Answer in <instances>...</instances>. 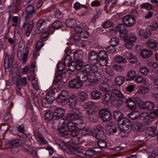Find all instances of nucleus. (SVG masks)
<instances>
[{
	"mask_svg": "<svg viewBox=\"0 0 158 158\" xmlns=\"http://www.w3.org/2000/svg\"><path fill=\"white\" fill-rule=\"evenodd\" d=\"M64 123L65 121L61 118L55 119L52 121V126L54 127H57L59 131L58 134L61 137L67 135L69 133V131L63 130L64 127Z\"/></svg>",
	"mask_w": 158,
	"mask_h": 158,
	"instance_id": "obj_1",
	"label": "nucleus"
},
{
	"mask_svg": "<svg viewBox=\"0 0 158 158\" xmlns=\"http://www.w3.org/2000/svg\"><path fill=\"white\" fill-rule=\"evenodd\" d=\"M118 126V130L121 132H123L126 134L130 133L131 131L132 123L128 119L124 118L121 123Z\"/></svg>",
	"mask_w": 158,
	"mask_h": 158,
	"instance_id": "obj_2",
	"label": "nucleus"
},
{
	"mask_svg": "<svg viewBox=\"0 0 158 158\" xmlns=\"http://www.w3.org/2000/svg\"><path fill=\"white\" fill-rule=\"evenodd\" d=\"M29 48L26 46L25 49V52L23 54L24 50L23 48L19 47L18 49L17 52V56L19 60H22V63L23 64L25 63L27 60L28 55L29 53Z\"/></svg>",
	"mask_w": 158,
	"mask_h": 158,
	"instance_id": "obj_3",
	"label": "nucleus"
},
{
	"mask_svg": "<svg viewBox=\"0 0 158 158\" xmlns=\"http://www.w3.org/2000/svg\"><path fill=\"white\" fill-rule=\"evenodd\" d=\"M135 100L140 109H154L155 107L154 104L151 102L147 101L144 102L138 97H135Z\"/></svg>",
	"mask_w": 158,
	"mask_h": 158,
	"instance_id": "obj_4",
	"label": "nucleus"
},
{
	"mask_svg": "<svg viewBox=\"0 0 158 158\" xmlns=\"http://www.w3.org/2000/svg\"><path fill=\"white\" fill-rule=\"evenodd\" d=\"M98 67L96 65L86 64L83 67L84 73L90 75L94 74V72L97 71Z\"/></svg>",
	"mask_w": 158,
	"mask_h": 158,
	"instance_id": "obj_5",
	"label": "nucleus"
},
{
	"mask_svg": "<svg viewBox=\"0 0 158 158\" xmlns=\"http://www.w3.org/2000/svg\"><path fill=\"white\" fill-rule=\"evenodd\" d=\"M99 114L100 117L102 118L104 121L108 122L112 119L111 113L107 109H101Z\"/></svg>",
	"mask_w": 158,
	"mask_h": 158,
	"instance_id": "obj_6",
	"label": "nucleus"
},
{
	"mask_svg": "<svg viewBox=\"0 0 158 158\" xmlns=\"http://www.w3.org/2000/svg\"><path fill=\"white\" fill-rule=\"evenodd\" d=\"M12 81L13 83L17 86V87H19L20 85H22L23 86H25L27 83L26 78L24 77L21 78L19 75H17L13 77Z\"/></svg>",
	"mask_w": 158,
	"mask_h": 158,
	"instance_id": "obj_7",
	"label": "nucleus"
},
{
	"mask_svg": "<svg viewBox=\"0 0 158 158\" xmlns=\"http://www.w3.org/2000/svg\"><path fill=\"white\" fill-rule=\"evenodd\" d=\"M89 61L91 64L96 65L99 61V56L97 53L93 50L89 53Z\"/></svg>",
	"mask_w": 158,
	"mask_h": 158,
	"instance_id": "obj_8",
	"label": "nucleus"
},
{
	"mask_svg": "<svg viewBox=\"0 0 158 158\" xmlns=\"http://www.w3.org/2000/svg\"><path fill=\"white\" fill-rule=\"evenodd\" d=\"M123 23L127 27H131L135 23V18L132 15H128L124 17L123 18Z\"/></svg>",
	"mask_w": 158,
	"mask_h": 158,
	"instance_id": "obj_9",
	"label": "nucleus"
},
{
	"mask_svg": "<svg viewBox=\"0 0 158 158\" xmlns=\"http://www.w3.org/2000/svg\"><path fill=\"white\" fill-rule=\"evenodd\" d=\"M65 76L66 73L65 72H62L60 73H56L55 74L53 83L60 86L63 83L62 81V79L63 77H65Z\"/></svg>",
	"mask_w": 158,
	"mask_h": 158,
	"instance_id": "obj_10",
	"label": "nucleus"
},
{
	"mask_svg": "<svg viewBox=\"0 0 158 158\" xmlns=\"http://www.w3.org/2000/svg\"><path fill=\"white\" fill-rule=\"evenodd\" d=\"M34 25V23L32 21L28 23L25 22L22 25V29L25 31V34L28 37L30 35Z\"/></svg>",
	"mask_w": 158,
	"mask_h": 158,
	"instance_id": "obj_11",
	"label": "nucleus"
},
{
	"mask_svg": "<svg viewBox=\"0 0 158 158\" xmlns=\"http://www.w3.org/2000/svg\"><path fill=\"white\" fill-rule=\"evenodd\" d=\"M83 85V83L79 80L74 79L69 81V86L71 89H78L81 88Z\"/></svg>",
	"mask_w": 158,
	"mask_h": 158,
	"instance_id": "obj_12",
	"label": "nucleus"
},
{
	"mask_svg": "<svg viewBox=\"0 0 158 158\" xmlns=\"http://www.w3.org/2000/svg\"><path fill=\"white\" fill-rule=\"evenodd\" d=\"M92 134L98 140H105L106 139L105 135L102 130L98 129H94L92 132Z\"/></svg>",
	"mask_w": 158,
	"mask_h": 158,
	"instance_id": "obj_13",
	"label": "nucleus"
},
{
	"mask_svg": "<svg viewBox=\"0 0 158 158\" xmlns=\"http://www.w3.org/2000/svg\"><path fill=\"white\" fill-rule=\"evenodd\" d=\"M26 11L27 17L31 18L32 16L35 14L36 10L34 6L32 5H29L26 8Z\"/></svg>",
	"mask_w": 158,
	"mask_h": 158,
	"instance_id": "obj_14",
	"label": "nucleus"
},
{
	"mask_svg": "<svg viewBox=\"0 0 158 158\" xmlns=\"http://www.w3.org/2000/svg\"><path fill=\"white\" fill-rule=\"evenodd\" d=\"M75 125L72 121H65L63 130L70 131L75 129Z\"/></svg>",
	"mask_w": 158,
	"mask_h": 158,
	"instance_id": "obj_15",
	"label": "nucleus"
},
{
	"mask_svg": "<svg viewBox=\"0 0 158 158\" xmlns=\"http://www.w3.org/2000/svg\"><path fill=\"white\" fill-rule=\"evenodd\" d=\"M22 148L24 151L33 155L35 157L37 156V152L33 149L26 145V143L22 145Z\"/></svg>",
	"mask_w": 158,
	"mask_h": 158,
	"instance_id": "obj_16",
	"label": "nucleus"
},
{
	"mask_svg": "<svg viewBox=\"0 0 158 158\" xmlns=\"http://www.w3.org/2000/svg\"><path fill=\"white\" fill-rule=\"evenodd\" d=\"M77 98L73 95L70 96L69 98V100L67 102V105L70 108H74L77 105Z\"/></svg>",
	"mask_w": 158,
	"mask_h": 158,
	"instance_id": "obj_17",
	"label": "nucleus"
},
{
	"mask_svg": "<svg viewBox=\"0 0 158 158\" xmlns=\"http://www.w3.org/2000/svg\"><path fill=\"white\" fill-rule=\"evenodd\" d=\"M134 127L135 128L134 131H142L144 130L145 127L143 124L137 120L134 122Z\"/></svg>",
	"mask_w": 158,
	"mask_h": 158,
	"instance_id": "obj_18",
	"label": "nucleus"
},
{
	"mask_svg": "<svg viewBox=\"0 0 158 158\" xmlns=\"http://www.w3.org/2000/svg\"><path fill=\"white\" fill-rule=\"evenodd\" d=\"M25 140L24 139H15L10 141L9 144H10L11 147L17 148L19 147L20 144L21 145L25 144Z\"/></svg>",
	"mask_w": 158,
	"mask_h": 158,
	"instance_id": "obj_19",
	"label": "nucleus"
},
{
	"mask_svg": "<svg viewBox=\"0 0 158 158\" xmlns=\"http://www.w3.org/2000/svg\"><path fill=\"white\" fill-rule=\"evenodd\" d=\"M116 31H118L119 33L123 35L122 36L124 37H125L127 34V29L125 28L124 25L122 24H119L117 27L116 29L115 30Z\"/></svg>",
	"mask_w": 158,
	"mask_h": 158,
	"instance_id": "obj_20",
	"label": "nucleus"
},
{
	"mask_svg": "<svg viewBox=\"0 0 158 158\" xmlns=\"http://www.w3.org/2000/svg\"><path fill=\"white\" fill-rule=\"evenodd\" d=\"M112 96V94L111 91L105 92L102 96L103 98L102 102L103 103H108L111 100Z\"/></svg>",
	"mask_w": 158,
	"mask_h": 158,
	"instance_id": "obj_21",
	"label": "nucleus"
},
{
	"mask_svg": "<svg viewBox=\"0 0 158 158\" xmlns=\"http://www.w3.org/2000/svg\"><path fill=\"white\" fill-rule=\"evenodd\" d=\"M140 55L143 58H147L152 55V52L150 50L144 49L141 51Z\"/></svg>",
	"mask_w": 158,
	"mask_h": 158,
	"instance_id": "obj_22",
	"label": "nucleus"
},
{
	"mask_svg": "<svg viewBox=\"0 0 158 158\" xmlns=\"http://www.w3.org/2000/svg\"><path fill=\"white\" fill-rule=\"evenodd\" d=\"M157 131L151 127H149L146 131V135L148 137H152L156 135Z\"/></svg>",
	"mask_w": 158,
	"mask_h": 158,
	"instance_id": "obj_23",
	"label": "nucleus"
},
{
	"mask_svg": "<svg viewBox=\"0 0 158 158\" xmlns=\"http://www.w3.org/2000/svg\"><path fill=\"white\" fill-rule=\"evenodd\" d=\"M151 35V33L150 31L148 30H144L143 29L139 30L138 32L139 35L143 38H148Z\"/></svg>",
	"mask_w": 158,
	"mask_h": 158,
	"instance_id": "obj_24",
	"label": "nucleus"
},
{
	"mask_svg": "<svg viewBox=\"0 0 158 158\" xmlns=\"http://www.w3.org/2000/svg\"><path fill=\"white\" fill-rule=\"evenodd\" d=\"M63 26V24L62 23L59 21H56L53 23L52 25V28H51L50 30V32L52 34L54 31V29H58Z\"/></svg>",
	"mask_w": 158,
	"mask_h": 158,
	"instance_id": "obj_25",
	"label": "nucleus"
},
{
	"mask_svg": "<svg viewBox=\"0 0 158 158\" xmlns=\"http://www.w3.org/2000/svg\"><path fill=\"white\" fill-rule=\"evenodd\" d=\"M35 62H33L31 63L30 66L28 67L27 66H25L23 69V73L26 74L28 72H32L35 67Z\"/></svg>",
	"mask_w": 158,
	"mask_h": 158,
	"instance_id": "obj_26",
	"label": "nucleus"
},
{
	"mask_svg": "<svg viewBox=\"0 0 158 158\" xmlns=\"http://www.w3.org/2000/svg\"><path fill=\"white\" fill-rule=\"evenodd\" d=\"M13 58L12 56L6 54L4 59V64H6L8 67L12 66L13 64Z\"/></svg>",
	"mask_w": 158,
	"mask_h": 158,
	"instance_id": "obj_27",
	"label": "nucleus"
},
{
	"mask_svg": "<svg viewBox=\"0 0 158 158\" xmlns=\"http://www.w3.org/2000/svg\"><path fill=\"white\" fill-rule=\"evenodd\" d=\"M24 128V125L23 124H22L18 127L19 132L18 133L17 135L21 138H25L27 136L26 135L25 133Z\"/></svg>",
	"mask_w": 158,
	"mask_h": 158,
	"instance_id": "obj_28",
	"label": "nucleus"
},
{
	"mask_svg": "<svg viewBox=\"0 0 158 158\" xmlns=\"http://www.w3.org/2000/svg\"><path fill=\"white\" fill-rule=\"evenodd\" d=\"M127 106L129 109H136L137 106L135 101L131 98H128L126 101Z\"/></svg>",
	"mask_w": 158,
	"mask_h": 158,
	"instance_id": "obj_29",
	"label": "nucleus"
},
{
	"mask_svg": "<svg viewBox=\"0 0 158 158\" xmlns=\"http://www.w3.org/2000/svg\"><path fill=\"white\" fill-rule=\"evenodd\" d=\"M114 117L118 122V124H120L121 120H123V115L121 112L118 110H115L114 113Z\"/></svg>",
	"mask_w": 158,
	"mask_h": 158,
	"instance_id": "obj_30",
	"label": "nucleus"
},
{
	"mask_svg": "<svg viewBox=\"0 0 158 158\" xmlns=\"http://www.w3.org/2000/svg\"><path fill=\"white\" fill-rule=\"evenodd\" d=\"M136 76V73L134 70H131L129 71L127 74V81H132L135 80Z\"/></svg>",
	"mask_w": 158,
	"mask_h": 158,
	"instance_id": "obj_31",
	"label": "nucleus"
},
{
	"mask_svg": "<svg viewBox=\"0 0 158 158\" xmlns=\"http://www.w3.org/2000/svg\"><path fill=\"white\" fill-rule=\"evenodd\" d=\"M94 75H89L88 80V82L91 83H95L98 82L100 80V77L98 76L97 75H95L94 76Z\"/></svg>",
	"mask_w": 158,
	"mask_h": 158,
	"instance_id": "obj_32",
	"label": "nucleus"
},
{
	"mask_svg": "<svg viewBox=\"0 0 158 158\" xmlns=\"http://www.w3.org/2000/svg\"><path fill=\"white\" fill-rule=\"evenodd\" d=\"M136 39V37L134 35L130 34L127 35V34L125 37L124 40L126 42L132 43L135 41Z\"/></svg>",
	"mask_w": 158,
	"mask_h": 158,
	"instance_id": "obj_33",
	"label": "nucleus"
},
{
	"mask_svg": "<svg viewBox=\"0 0 158 158\" xmlns=\"http://www.w3.org/2000/svg\"><path fill=\"white\" fill-rule=\"evenodd\" d=\"M126 56L127 59L129 60V62L132 64H133L137 62V59L136 56L131 54L127 53L126 54Z\"/></svg>",
	"mask_w": 158,
	"mask_h": 158,
	"instance_id": "obj_34",
	"label": "nucleus"
},
{
	"mask_svg": "<svg viewBox=\"0 0 158 158\" xmlns=\"http://www.w3.org/2000/svg\"><path fill=\"white\" fill-rule=\"evenodd\" d=\"M157 43L153 39L149 40L146 42V45L150 48L153 49L156 47L157 45Z\"/></svg>",
	"mask_w": 158,
	"mask_h": 158,
	"instance_id": "obj_35",
	"label": "nucleus"
},
{
	"mask_svg": "<svg viewBox=\"0 0 158 158\" xmlns=\"http://www.w3.org/2000/svg\"><path fill=\"white\" fill-rule=\"evenodd\" d=\"M91 95L92 99L97 100L100 98L101 94L99 91L95 90H94L91 92Z\"/></svg>",
	"mask_w": 158,
	"mask_h": 158,
	"instance_id": "obj_36",
	"label": "nucleus"
},
{
	"mask_svg": "<svg viewBox=\"0 0 158 158\" xmlns=\"http://www.w3.org/2000/svg\"><path fill=\"white\" fill-rule=\"evenodd\" d=\"M140 116V113L137 111H132L128 114V117L133 120L138 118Z\"/></svg>",
	"mask_w": 158,
	"mask_h": 158,
	"instance_id": "obj_37",
	"label": "nucleus"
},
{
	"mask_svg": "<svg viewBox=\"0 0 158 158\" xmlns=\"http://www.w3.org/2000/svg\"><path fill=\"white\" fill-rule=\"evenodd\" d=\"M40 42V40H38L36 45L35 47L34 50L33 52V56L36 59L40 55L39 51H40V45L39 44V43Z\"/></svg>",
	"mask_w": 158,
	"mask_h": 158,
	"instance_id": "obj_38",
	"label": "nucleus"
},
{
	"mask_svg": "<svg viewBox=\"0 0 158 158\" xmlns=\"http://www.w3.org/2000/svg\"><path fill=\"white\" fill-rule=\"evenodd\" d=\"M65 111L64 109H56L55 112L53 113V114L56 116L60 117L61 118L63 117L65 114Z\"/></svg>",
	"mask_w": 158,
	"mask_h": 158,
	"instance_id": "obj_39",
	"label": "nucleus"
},
{
	"mask_svg": "<svg viewBox=\"0 0 158 158\" xmlns=\"http://www.w3.org/2000/svg\"><path fill=\"white\" fill-rule=\"evenodd\" d=\"M79 99L82 101L86 100L88 97V94L86 92L81 91L78 94Z\"/></svg>",
	"mask_w": 158,
	"mask_h": 158,
	"instance_id": "obj_40",
	"label": "nucleus"
},
{
	"mask_svg": "<svg viewBox=\"0 0 158 158\" xmlns=\"http://www.w3.org/2000/svg\"><path fill=\"white\" fill-rule=\"evenodd\" d=\"M45 98V99L47 100L46 101L48 102L51 104L55 99V97L51 93L49 92L46 94Z\"/></svg>",
	"mask_w": 158,
	"mask_h": 158,
	"instance_id": "obj_41",
	"label": "nucleus"
},
{
	"mask_svg": "<svg viewBox=\"0 0 158 158\" xmlns=\"http://www.w3.org/2000/svg\"><path fill=\"white\" fill-rule=\"evenodd\" d=\"M82 61H75L72 62V64H74L76 69L77 70H81L83 64Z\"/></svg>",
	"mask_w": 158,
	"mask_h": 158,
	"instance_id": "obj_42",
	"label": "nucleus"
},
{
	"mask_svg": "<svg viewBox=\"0 0 158 158\" xmlns=\"http://www.w3.org/2000/svg\"><path fill=\"white\" fill-rule=\"evenodd\" d=\"M124 78L122 76H119L115 79V83L116 85L120 86L124 82Z\"/></svg>",
	"mask_w": 158,
	"mask_h": 158,
	"instance_id": "obj_43",
	"label": "nucleus"
},
{
	"mask_svg": "<svg viewBox=\"0 0 158 158\" xmlns=\"http://www.w3.org/2000/svg\"><path fill=\"white\" fill-rule=\"evenodd\" d=\"M115 61L119 63H125L127 62L125 58L120 56H118L115 58Z\"/></svg>",
	"mask_w": 158,
	"mask_h": 158,
	"instance_id": "obj_44",
	"label": "nucleus"
},
{
	"mask_svg": "<svg viewBox=\"0 0 158 158\" xmlns=\"http://www.w3.org/2000/svg\"><path fill=\"white\" fill-rule=\"evenodd\" d=\"M106 132L109 135H113L116 133L117 129L115 127H107L106 129Z\"/></svg>",
	"mask_w": 158,
	"mask_h": 158,
	"instance_id": "obj_45",
	"label": "nucleus"
},
{
	"mask_svg": "<svg viewBox=\"0 0 158 158\" xmlns=\"http://www.w3.org/2000/svg\"><path fill=\"white\" fill-rule=\"evenodd\" d=\"M72 58L69 55H67L64 58V66L67 67L71 63Z\"/></svg>",
	"mask_w": 158,
	"mask_h": 158,
	"instance_id": "obj_46",
	"label": "nucleus"
},
{
	"mask_svg": "<svg viewBox=\"0 0 158 158\" xmlns=\"http://www.w3.org/2000/svg\"><path fill=\"white\" fill-rule=\"evenodd\" d=\"M112 92L117 97L123 98L124 97L123 95L118 90L116 89H113L112 90Z\"/></svg>",
	"mask_w": 158,
	"mask_h": 158,
	"instance_id": "obj_47",
	"label": "nucleus"
},
{
	"mask_svg": "<svg viewBox=\"0 0 158 158\" xmlns=\"http://www.w3.org/2000/svg\"><path fill=\"white\" fill-rule=\"evenodd\" d=\"M53 113H50L48 112H47L45 114L44 117V119L47 122H49L52 120L53 117Z\"/></svg>",
	"mask_w": 158,
	"mask_h": 158,
	"instance_id": "obj_48",
	"label": "nucleus"
},
{
	"mask_svg": "<svg viewBox=\"0 0 158 158\" xmlns=\"http://www.w3.org/2000/svg\"><path fill=\"white\" fill-rule=\"evenodd\" d=\"M98 56L99 58H107L108 54L105 51L102 50L98 52Z\"/></svg>",
	"mask_w": 158,
	"mask_h": 158,
	"instance_id": "obj_49",
	"label": "nucleus"
},
{
	"mask_svg": "<svg viewBox=\"0 0 158 158\" xmlns=\"http://www.w3.org/2000/svg\"><path fill=\"white\" fill-rule=\"evenodd\" d=\"M98 61L100 65L101 66H106L108 62L107 58H100Z\"/></svg>",
	"mask_w": 158,
	"mask_h": 158,
	"instance_id": "obj_50",
	"label": "nucleus"
},
{
	"mask_svg": "<svg viewBox=\"0 0 158 158\" xmlns=\"http://www.w3.org/2000/svg\"><path fill=\"white\" fill-rule=\"evenodd\" d=\"M82 55L78 53L77 51H75L74 54V59L75 61H82L81 60L82 58Z\"/></svg>",
	"mask_w": 158,
	"mask_h": 158,
	"instance_id": "obj_51",
	"label": "nucleus"
},
{
	"mask_svg": "<svg viewBox=\"0 0 158 158\" xmlns=\"http://www.w3.org/2000/svg\"><path fill=\"white\" fill-rule=\"evenodd\" d=\"M141 9H145L148 10H150L152 8V5L149 3H146L143 4L141 6Z\"/></svg>",
	"mask_w": 158,
	"mask_h": 158,
	"instance_id": "obj_52",
	"label": "nucleus"
},
{
	"mask_svg": "<svg viewBox=\"0 0 158 158\" xmlns=\"http://www.w3.org/2000/svg\"><path fill=\"white\" fill-rule=\"evenodd\" d=\"M4 119L7 122L11 121V116L9 113L8 112H5L3 114Z\"/></svg>",
	"mask_w": 158,
	"mask_h": 158,
	"instance_id": "obj_53",
	"label": "nucleus"
},
{
	"mask_svg": "<svg viewBox=\"0 0 158 158\" xmlns=\"http://www.w3.org/2000/svg\"><path fill=\"white\" fill-rule=\"evenodd\" d=\"M97 144L101 148H104L107 146V143L105 140H98L97 142Z\"/></svg>",
	"mask_w": 158,
	"mask_h": 158,
	"instance_id": "obj_54",
	"label": "nucleus"
},
{
	"mask_svg": "<svg viewBox=\"0 0 158 158\" xmlns=\"http://www.w3.org/2000/svg\"><path fill=\"white\" fill-rule=\"evenodd\" d=\"M65 23L68 27H72L74 25L75 22L73 19H68L66 21Z\"/></svg>",
	"mask_w": 158,
	"mask_h": 158,
	"instance_id": "obj_55",
	"label": "nucleus"
},
{
	"mask_svg": "<svg viewBox=\"0 0 158 158\" xmlns=\"http://www.w3.org/2000/svg\"><path fill=\"white\" fill-rule=\"evenodd\" d=\"M118 40L116 37H113L110 40V43L112 46H116L118 44Z\"/></svg>",
	"mask_w": 158,
	"mask_h": 158,
	"instance_id": "obj_56",
	"label": "nucleus"
},
{
	"mask_svg": "<svg viewBox=\"0 0 158 158\" xmlns=\"http://www.w3.org/2000/svg\"><path fill=\"white\" fill-rule=\"evenodd\" d=\"M60 91L59 88H55L52 89L49 92L51 93L55 97L56 96L59 95Z\"/></svg>",
	"mask_w": 158,
	"mask_h": 158,
	"instance_id": "obj_57",
	"label": "nucleus"
},
{
	"mask_svg": "<svg viewBox=\"0 0 158 158\" xmlns=\"http://www.w3.org/2000/svg\"><path fill=\"white\" fill-rule=\"evenodd\" d=\"M71 151L76 152V153H79L81 152L80 147L77 145L73 146L71 148Z\"/></svg>",
	"mask_w": 158,
	"mask_h": 158,
	"instance_id": "obj_58",
	"label": "nucleus"
},
{
	"mask_svg": "<svg viewBox=\"0 0 158 158\" xmlns=\"http://www.w3.org/2000/svg\"><path fill=\"white\" fill-rule=\"evenodd\" d=\"M46 25L45 20L44 19H40V29H41L42 31L45 29ZM40 31H41L40 30Z\"/></svg>",
	"mask_w": 158,
	"mask_h": 158,
	"instance_id": "obj_59",
	"label": "nucleus"
},
{
	"mask_svg": "<svg viewBox=\"0 0 158 158\" xmlns=\"http://www.w3.org/2000/svg\"><path fill=\"white\" fill-rule=\"evenodd\" d=\"M85 155L87 156L91 157L94 155L93 149H89L87 150L85 153Z\"/></svg>",
	"mask_w": 158,
	"mask_h": 158,
	"instance_id": "obj_60",
	"label": "nucleus"
},
{
	"mask_svg": "<svg viewBox=\"0 0 158 158\" xmlns=\"http://www.w3.org/2000/svg\"><path fill=\"white\" fill-rule=\"evenodd\" d=\"M12 19L13 21L12 25L13 26L16 27L18 24V18L17 16H14L12 17Z\"/></svg>",
	"mask_w": 158,
	"mask_h": 158,
	"instance_id": "obj_61",
	"label": "nucleus"
},
{
	"mask_svg": "<svg viewBox=\"0 0 158 158\" xmlns=\"http://www.w3.org/2000/svg\"><path fill=\"white\" fill-rule=\"evenodd\" d=\"M112 25V24L110 21H106L103 23L102 26L105 28H107L110 27Z\"/></svg>",
	"mask_w": 158,
	"mask_h": 158,
	"instance_id": "obj_62",
	"label": "nucleus"
},
{
	"mask_svg": "<svg viewBox=\"0 0 158 158\" xmlns=\"http://www.w3.org/2000/svg\"><path fill=\"white\" fill-rule=\"evenodd\" d=\"M75 117L76 116L74 113L68 114L66 115V119L68 120L67 121H69V120L74 119Z\"/></svg>",
	"mask_w": 158,
	"mask_h": 158,
	"instance_id": "obj_63",
	"label": "nucleus"
},
{
	"mask_svg": "<svg viewBox=\"0 0 158 158\" xmlns=\"http://www.w3.org/2000/svg\"><path fill=\"white\" fill-rule=\"evenodd\" d=\"M46 100H44V101H43L42 102V105L43 107L44 108H51L52 107V106H51L50 104V103L49 102H48L46 101Z\"/></svg>",
	"mask_w": 158,
	"mask_h": 158,
	"instance_id": "obj_64",
	"label": "nucleus"
}]
</instances>
